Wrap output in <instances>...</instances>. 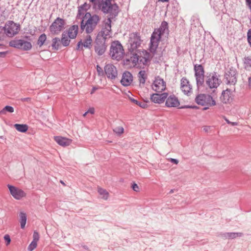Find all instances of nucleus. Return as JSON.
<instances>
[{"mask_svg": "<svg viewBox=\"0 0 251 251\" xmlns=\"http://www.w3.org/2000/svg\"><path fill=\"white\" fill-rule=\"evenodd\" d=\"M168 32V23L165 21L161 23L158 28L155 29L151 37L150 50L151 52L155 53L157 51L158 44L161 37Z\"/></svg>", "mask_w": 251, "mask_h": 251, "instance_id": "nucleus-1", "label": "nucleus"}, {"mask_svg": "<svg viewBox=\"0 0 251 251\" xmlns=\"http://www.w3.org/2000/svg\"><path fill=\"white\" fill-rule=\"evenodd\" d=\"M100 20V18L98 15H91L90 13H86L81 22V28H85L87 33H91L95 28Z\"/></svg>", "mask_w": 251, "mask_h": 251, "instance_id": "nucleus-2", "label": "nucleus"}, {"mask_svg": "<svg viewBox=\"0 0 251 251\" xmlns=\"http://www.w3.org/2000/svg\"><path fill=\"white\" fill-rule=\"evenodd\" d=\"M111 22L110 19H106L102 22L101 30L97 37L98 42H106L112 37Z\"/></svg>", "mask_w": 251, "mask_h": 251, "instance_id": "nucleus-3", "label": "nucleus"}, {"mask_svg": "<svg viewBox=\"0 0 251 251\" xmlns=\"http://www.w3.org/2000/svg\"><path fill=\"white\" fill-rule=\"evenodd\" d=\"M100 3L101 10L104 13L109 14L107 19H110L111 20L115 18L118 15L119 12L118 6L115 3H112L111 1H102Z\"/></svg>", "mask_w": 251, "mask_h": 251, "instance_id": "nucleus-4", "label": "nucleus"}, {"mask_svg": "<svg viewBox=\"0 0 251 251\" xmlns=\"http://www.w3.org/2000/svg\"><path fill=\"white\" fill-rule=\"evenodd\" d=\"M110 55L113 59L121 60L124 56L125 51L122 44L118 41L112 43Z\"/></svg>", "mask_w": 251, "mask_h": 251, "instance_id": "nucleus-5", "label": "nucleus"}, {"mask_svg": "<svg viewBox=\"0 0 251 251\" xmlns=\"http://www.w3.org/2000/svg\"><path fill=\"white\" fill-rule=\"evenodd\" d=\"M195 100L198 104L204 106L203 110L216 105L215 100L209 95L200 94L197 96Z\"/></svg>", "mask_w": 251, "mask_h": 251, "instance_id": "nucleus-6", "label": "nucleus"}, {"mask_svg": "<svg viewBox=\"0 0 251 251\" xmlns=\"http://www.w3.org/2000/svg\"><path fill=\"white\" fill-rule=\"evenodd\" d=\"M142 40L139 34L132 33L129 35L128 42V49L131 52L136 51L140 46Z\"/></svg>", "mask_w": 251, "mask_h": 251, "instance_id": "nucleus-7", "label": "nucleus"}, {"mask_svg": "<svg viewBox=\"0 0 251 251\" xmlns=\"http://www.w3.org/2000/svg\"><path fill=\"white\" fill-rule=\"evenodd\" d=\"M20 29V25L13 22L8 21L3 27L4 33L8 37H13L17 34Z\"/></svg>", "mask_w": 251, "mask_h": 251, "instance_id": "nucleus-8", "label": "nucleus"}, {"mask_svg": "<svg viewBox=\"0 0 251 251\" xmlns=\"http://www.w3.org/2000/svg\"><path fill=\"white\" fill-rule=\"evenodd\" d=\"M235 90V86H229L224 90L220 97V100L224 104H230L233 100V92Z\"/></svg>", "mask_w": 251, "mask_h": 251, "instance_id": "nucleus-9", "label": "nucleus"}, {"mask_svg": "<svg viewBox=\"0 0 251 251\" xmlns=\"http://www.w3.org/2000/svg\"><path fill=\"white\" fill-rule=\"evenodd\" d=\"M195 76L196 77L197 85L198 87L202 86L204 81V70L203 67L200 64H196L194 66Z\"/></svg>", "mask_w": 251, "mask_h": 251, "instance_id": "nucleus-10", "label": "nucleus"}, {"mask_svg": "<svg viewBox=\"0 0 251 251\" xmlns=\"http://www.w3.org/2000/svg\"><path fill=\"white\" fill-rule=\"evenodd\" d=\"M180 89L182 92L187 96H190L193 94V85L191 82L186 77H183L180 82Z\"/></svg>", "mask_w": 251, "mask_h": 251, "instance_id": "nucleus-11", "label": "nucleus"}, {"mask_svg": "<svg viewBox=\"0 0 251 251\" xmlns=\"http://www.w3.org/2000/svg\"><path fill=\"white\" fill-rule=\"evenodd\" d=\"M151 89L156 93H162L166 89V82L164 80L158 76L155 77L151 85Z\"/></svg>", "mask_w": 251, "mask_h": 251, "instance_id": "nucleus-12", "label": "nucleus"}, {"mask_svg": "<svg viewBox=\"0 0 251 251\" xmlns=\"http://www.w3.org/2000/svg\"><path fill=\"white\" fill-rule=\"evenodd\" d=\"M65 22L64 20L57 18L50 27L52 34H58L64 28Z\"/></svg>", "mask_w": 251, "mask_h": 251, "instance_id": "nucleus-13", "label": "nucleus"}, {"mask_svg": "<svg viewBox=\"0 0 251 251\" xmlns=\"http://www.w3.org/2000/svg\"><path fill=\"white\" fill-rule=\"evenodd\" d=\"M11 47H13L18 49L27 50L31 48V44L30 42L24 41L23 40H13L9 43Z\"/></svg>", "mask_w": 251, "mask_h": 251, "instance_id": "nucleus-14", "label": "nucleus"}, {"mask_svg": "<svg viewBox=\"0 0 251 251\" xmlns=\"http://www.w3.org/2000/svg\"><path fill=\"white\" fill-rule=\"evenodd\" d=\"M138 53L140 67L148 65L151 58V54L145 50L139 51Z\"/></svg>", "mask_w": 251, "mask_h": 251, "instance_id": "nucleus-15", "label": "nucleus"}, {"mask_svg": "<svg viewBox=\"0 0 251 251\" xmlns=\"http://www.w3.org/2000/svg\"><path fill=\"white\" fill-rule=\"evenodd\" d=\"M10 194L16 200H21L26 196V193L21 189L15 186L7 185Z\"/></svg>", "mask_w": 251, "mask_h": 251, "instance_id": "nucleus-16", "label": "nucleus"}, {"mask_svg": "<svg viewBox=\"0 0 251 251\" xmlns=\"http://www.w3.org/2000/svg\"><path fill=\"white\" fill-rule=\"evenodd\" d=\"M221 80L216 74H210L207 77L206 83L211 88H217L221 84Z\"/></svg>", "mask_w": 251, "mask_h": 251, "instance_id": "nucleus-17", "label": "nucleus"}, {"mask_svg": "<svg viewBox=\"0 0 251 251\" xmlns=\"http://www.w3.org/2000/svg\"><path fill=\"white\" fill-rule=\"evenodd\" d=\"M104 72L108 79H115L118 76L116 68L111 64H108L105 66Z\"/></svg>", "mask_w": 251, "mask_h": 251, "instance_id": "nucleus-18", "label": "nucleus"}, {"mask_svg": "<svg viewBox=\"0 0 251 251\" xmlns=\"http://www.w3.org/2000/svg\"><path fill=\"white\" fill-rule=\"evenodd\" d=\"M226 78L227 84L229 86H234L237 82L236 72L233 69H230L226 74Z\"/></svg>", "mask_w": 251, "mask_h": 251, "instance_id": "nucleus-19", "label": "nucleus"}, {"mask_svg": "<svg viewBox=\"0 0 251 251\" xmlns=\"http://www.w3.org/2000/svg\"><path fill=\"white\" fill-rule=\"evenodd\" d=\"M156 93L152 94L150 98L151 101L154 103L158 104L163 103L168 97V94L167 93Z\"/></svg>", "mask_w": 251, "mask_h": 251, "instance_id": "nucleus-20", "label": "nucleus"}, {"mask_svg": "<svg viewBox=\"0 0 251 251\" xmlns=\"http://www.w3.org/2000/svg\"><path fill=\"white\" fill-rule=\"evenodd\" d=\"M166 100L165 105L167 107H176L180 105L178 98L175 95H171Z\"/></svg>", "mask_w": 251, "mask_h": 251, "instance_id": "nucleus-21", "label": "nucleus"}, {"mask_svg": "<svg viewBox=\"0 0 251 251\" xmlns=\"http://www.w3.org/2000/svg\"><path fill=\"white\" fill-rule=\"evenodd\" d=\"M92 39L89 35H87L82 42L80 41L77 46V50H83V47L85 48H90L92 46Z\"/></svg>", "mask_w": 251, "mask_h": 251, "instance_id": "nucleus-22", "label": "nucleus"}, {"mask_svg": "<svg viewBox=\"0 0 251 251\" xmlns=\"http://www.w3.org/2000/svg\"><path fill=\"white\" fill-rule=\"evenodd\" d=\"M53 139L59 145L62 147L68 146L72 142V139L61 136H54Z\"/></svg>", "mask_w": 251, "mask_h": 251, "instance_id": "nucleus-23", "label": "nucleus"}, {"mask_svg": "<svg viewBox=\"0 0 251 251\" xmlns=\"http://www.w3.org/2000/svg\"><path fill=\"white\" fill-rule=\"evenodd\" d=\"M133 81L132 74L129 72H125L123 73L121 80V84L125 86H129Z\"/></svg>", "mask_w": 251, "mask_h": 251, "instance_id": "nucleus-24", "label": "nucleus"}, {"mask_svg": "<svg viewBox=\"0 0 251 251\" xmlns=\"http://www.w3.org/2000/svg\"><path fill=\"white\" fill-rule=\"evenodd\" d=\"M125 63L128 65L129 67H140L138 55L135 53H133L129 59H126Z\"/></svg>", "mask_w": 251, "mask_h": 251, "instance_id": "nucleus-25", "label": "nucleus"}, {"mask_svg": "<svg viewBox=\"0 0 251 251\" xmlns=\"http://www.w3.org/2000/svg\"><path fill=\"white\" fill-rule=\"evenodd\" d=\"M105 42L103 41L97 42V39H96V46H95L96 52L99 55L103 54L106 50L107 46L105 45Z\"/></svg>", "mask_w": 251, "mask_h": 251, "instance_id": "nucleus-26", "label": "nucleus"}, {"mask_svg": "<svg viewBox=\"0 0 251 251\" xmlns=\"http://www.w3.org/2000/svg\"><path fill=\"white\" fill-rule=\"evenodd\" d=\"M78 26L74 25L71 26L68 30V35L70 38L74 39L78 33Z\"/></svg>", "mask_w": 251, "mask_h": 251, "instance_id": "nucleus-27", "label": "nucleus"}, {"mask_svg": "<svg viewBox=\"0 0 251 251\" xmlns=\"http://www.w3.org/2000/svg\"><path fill=\"white\" fill-rule=\"evenodd\" d=\"M19 217L21 227L24 229L25 227L26 223V215L25 213L21 212L19 214Z\"/></svg>", "mask_w": 251, "mask_h": 251, "instance_id": "nucleus-28", "label": "nucleus"}, {"mask_svg": "<svg viewBox=\"0 0 251 251\" xmlns=\"http://www.w3.org/2000/svg\"><path fill=\"white\" fill-rule=\"evenodd\" d=\"M98 192L100 195L101 196V198L107 200L109 197V193L106 190L103 189L100 187H98Z\"/></svg>", "mask_w": 251, "mask_h": 251, "instance_id": "nucleus-29", "label": "nucleus"}, {"mask_svg": "<svg viewBox=\"0 0 251 251\" xmlns=\"http://www.w3.org/2000/svg\"><path fill=\"white\" fill-rule=\"evenodd\" d=\"M90 5L87 4L86 2L84 3L82 5L80 6L78 9V13L77 16L80 17L81 15H83L85 13L86 10L88 9Z\"/></svg>", "mask_w": 251, "mask_h": 251, "instance_id": "nucleus-30", "label": "nucleus"}, {"mask_svg": "<svg viewBox=\"0 0 251 251\" xmlns=\"http://www.w3.org/2000/svg\"><path fill=\"white\" fill-rule=\"evenodd\" d=\"M14 127L19 132H25L28 130V126L25 124H15Z\"/></svg>", "mask_w": 251, "mask_h": 251, "instance_id": "nucleus-31", "label": "nucleus"}, {"mask_svg": "<svg viewBox=\"0 0 251 251\" xmlns=\"http://www.w3.org/2000/svg\"><path fill=\"white\" fill-rule=\"evenodd\" d=\"M138 77L140 83L144 84L147 78V75L145 71H141L138 74Z\"/></svg>", "mask_w": 251, "mask_h": 251, "instance_id": "nucleus-32", "label": "nucleus"}, {"mask_svg": "<svg viewBox=\"0 0 251 251\" xmlns=\"http://www.w3.org/2000/svg\"><path fill=\"white\" fill-rule=\"evenodd\" d=\"M241 232H229L225 234V237L228 239H234L238 237H241L242 235Z\"/></svg>", "mask_w": 251, "mask_h": 251, "instance_id": "nucleus-33", "label": "nucleus"}, {"mask_svg": "<svg viewBox=\"0 0 251 251\" xmlns=\"http://www.w3.org/2000/svg\"><path fill=\"white\" fill-rule=\"evenodd\" d=\"M6 112L13 113L14 112V108L11 106H6L0 111V115H5Z\"/></svg>", "mask_w": 251, "mask_h": 251, "instance_id": "nucleus-34", "label": "nucleus"}, {"mask_svg": "<svg viewBox=\"0 0 251 251\" xmlns=\"http://www.w3.org/2000/svg\"><path fill=\"white\" fill-rule=\"evenodd\" d=\"M60 40L58 38H55L52 41V47L53 49L57 50L59 48Z\"/></svg>", "mask_w": 251, "mask_h": 251, "instance_id": "nucleus-35", "label": "nucleus"}, {"mask_svg": "<svg viewBox=\"0 0 251 251\" xmlns=\"http://www.w3.org/2000/svg\"><path fill=\"white\" fill-rule=\"evenodd\" d=\"M47 39V37L45 34H41L38 40L37 44L40 46L41 47L44 43H45V41Z\"/></svg>", "mask_w": 251, "mask_h": 251, "instance_id": "nucleus-36", "label": "nucleus"}, {"mask_svg": "<svg viewBox=\"0 0 251 251\" xmlns=\"http://www.w3.org/2000/svg\"><path fill=\"white\" fill-rule=\"evenodd\" d=\"M70 40L68 37H66V35L63 34L61 38V43L64 46H67L69 45Z\"/></svg>", "mask_w": 251, "mask_h": 251, "instance_id": "nucleus-37", "label": "nucleus"}, {"mask_svg": "<svg viewBox=\"0 0 251 251\" xmlns=\"http://www.w3.org/2000/svg\"><path fill=\"white\" fill-rule=\"evenodd\" d=\"M113 130L117 134L121 135L124 133V129L123 127L120 126L116 127Z\"/></svg>", "mask_w": 251, "mask_h": 251, "instance_id": "nucleus-38", "label": "nucleus"}, {"mask_svg": "<svg viewBox=\"0 0 251 251\" xmlns=\"http://www.w3.org/2000/svg\"><path fill=\"white\" fill-rule=\"evenodd\" d=\"M37 246V242L32 241L28 247V251H32L34 250Z\"/></svg>", "mask_w": 251, "mask_h": 251, "instance_id": "nucleus-39", "label": "nucleus"}, {"mask_svg": "<svg viewBox=\"0 0 251 251\" xmlns=\"http://www.w3.org/2000/svg\"><path fill=\"white\" fill-rule=\"evenodd\" d=\"M244 63L246 65V68L251 67V58L249 57L245 58Z\"/></svg>", "mask_w": 251, "mask_h": 251, "instance_id": "nucleus-40", "label": "nucleus"}, {"mask_svg": "<svg viewBox=\"0 0 251 251\" xmlns=\"http://www.w3.org/2000/svg\"><path fill=\"white\" fill-rule=\"evenodd\" d=\"M39 240V234L36 232L34 231L33 235V240L32 241H34L36 242H38Z\"/></svg>", "mask_w": 251, "mask_h": 251, "instance_id": "nucleus-41", "label": "nucleus"}, {"mask_svg": "<svg viewBox=\"0 0 251 251\" xmlns=\"http://www.w3.org/2000/svg\"><path fill=\"white\" fill-rule=\"evenodd\" d=\"M136 105L140 106V107H141L142 108H146L148 107V104L144 102L138 101V102Z\"/></svg>", "mask_w": 251, "mask_h": 251, "instance_id": "nucleus-42", "label": "nucleus"}, {"mask_svg": "<svg viewBox=\"0 0 251 251\" xmlns=\"http://www.w3.org/2000/svg\"><path fill=\"white\" fill-rule=\"evenodd\" d=\"M4 239L6 242L7 246L10 243L11 239H10V236L9 235H8V234L5 235L4 236Z\"/></svg>", "mask_w": 251, "mask_h": 251, "instance_id": "nucleus-43", "label": "nucleus"}, {"mask_svg": "<svg viewBox=\"0 0 251 251\" xmlns=\"http://www.w3.org/2000/svg\"><path fill=\"white\" fill-rule=\"evenodd\" d=\"M132 188L133 190L136 192H139V188L138 185L136 183H134L132 186Z\"/></svg>", "mask_w": 251, "mask_h": 251, "instance_id": "nucleus-44", "label": "nucleus"}, {"mask_svg": "<svg viewBox=\"0 0 251 251\" xmlns=\"http://www.w3.org/2000/svg\"><path fill=\"white\" fill-rule=\"evenodd\" d=\"M248 40L251 46V30H249L248 32Z\"/></svg>", "mask_w": 251, "mask_h": 251, "instance_id": "nucleus-45", "label": "nucleus"}, {"mask_svg": "<svg viewBox=\"0 0 251 251\" xmlns=\"http://www.w3.org/2000/svg\"><path fill=\"white\" fill-rule=\"evenodd\" d=\"M87 113L93 114L95 113V109L93 107L90 108L87 111Z\"/></svg>", "mask_w": 251, "mask_h": 251, "instance_id": "nucleus-46", "label": "nucleus"}, {"mask_svg": "<svg viewBox=\"0 0 251 251\" xmlns=\"http://www.w3.org/2000/svg\"><path fill=\"white\" fill-rule=\"evenodd\" d=\"M226 121L227 124H228L229 125H231L232 126H235L238 125V124L237 122H230L228 120H226Z\"/></svg>", "mask_w": 251, "mask_h": 251, "instance_id": "nucleus-47", "label": "nucleus"}, {"mask_svg": "<svg viewBox=\"0 0 251 251\" xmlns=\"http://www.w3.org/2000/svg\"><path fill=\"white\" fill-rule=\"evenodd\" d=\"M132 103L134 104H136L137 102H138V100L136 99H135L133 97L132 98H130V100H129Z\"/></svg>", "mask_w": 251, "mask_h": 251, "instance_id": "nucleus-48", "label": "nucleus"}, {"mask_svg": "<svg viewBox=\"0 0 251 251\" xmlns=\"http://www.w3.org/2000/svg\"><path fill=\"white\" fill-rule=\"evenodd\" d=\"M169 160H170L171 162L174 163H175V164H178V161L176 159H174V158H170V159H169Z\"/></svg>", "mask_w": 251, "mask_h": 251, "instance_id": "nucleus-49", "label": "nucleus"}, {"mask_svg": "<svg viewBox=\"0 0 251 251\" xmlns=\"http://www.w3.org/2000/svg\"><path fill=\"white\" fill-rule=\"evenodd\" d=\"M22 100L23 101L30 102L31 100V99L29 98H25L22 99Z\"/></svg>", "mask_w": 251, "mask_h": 251, "instance_id": "nucleus-50", "label": "nucleus"}, {"mask_svg": "<svg viewBox=\"0 0 251 251\" xmlns=\"http://www.w3.org/2000/svg\"><path fill=\"white\" fill-rule=\"evenodd\" d=\"M97 89L98 88L97 87H94L91 90L90 94L91 95L93 94Z\"/></svg>", "mask_w": 251, "mask_h": 251, "instance_id": "nucleus-51", "label": "nucleus"}, {"mask_svg": "<svg viewBox=\"0 0 251 251\" xmlns=\"http://www.w3.org/2000/svg\"><path fill=\"white\" fill-rule=\"evenodd\" d=\"M126 96H127V97L128 98V99H129V100H130V98H132V94L130 93L129 92H128V93L127 94H126Z\"/></svg>", "mask_w": 251, "mask_h": 251, "instance_id": "nucleus-52", "label": "nucleus"}, {"mask_svg": "<svg viewBox=\"0 0 251 251\" xmlns=\"http://www.w3.org/2000/svg\"><path fill=\"white\" fill-rule=\"evenodd\" d=\"M6 54L5 52H0V57H4Z\"/></svg>", "mask_w": 251, "mask_h": 251, "instance_id": "nucleus-53", "label": "nucleus"}, {"mask_svg": "<svg viewBox=\"0 0 251 251\" xmlns=\"http://www.w3.org/2000/svg\"><path fill=\"white\" fill-rule=\"evenodd\" d=\"M209 128H210V127H209V126H205V127H204V128H203V130H204L205 131L207 132V131H208V130L209 129Z\"/></svg>", "mask_w": 251, "mask_h": 251, "instance_id": "nucleus-54", "label": "nucleus"}, {"mask_svg": "<svg viewBox=\"0 0 251 251\" xmlns=\"http://www.w3.org/2000/svg\"><path fill=\"white\" fill-rule=\"evenodd\" d=\"M247 5L250 7L251 9V1H246Z\"/></svg>", "mask_w": 251, "mask_h": 251, "instance_id": "nucleus-55", "label": "nucleus"}, {"mask_svg": "<svg viewBox=\"0 0 251 251\" xmlns=\"http://www.w3.org/2000/svg\"><path fill=\"white\" fill-rule=\"evenodd\" d=\"M87 114H88V113H87V112H85V113L83 115V117H85Z\"/></svg>", "mask_w": 251, "mask_h": 251, "instance_id": "nucleus-56", "label": "nucleus"}, {"mask_svg": "<svg viewBox=\"0 0 251 251\" xmlns=\"http://www.w3.org/2000/svg\"><path fill=\"white\" fill-rule=\"evenodd\" d=\"M99 69H101V68L99 66H97V71H99Z\"/></svg>", "mask_w": 251, "mask_h": 251, "instance_id": "nucleus-57", "label": "nucleus"}, {"mask_svg": "<svg viewBox=\"0 0 251 251\" xmlns=\"http://www.w3.org/2000/svg\"><path fill=\"white\" fill-rule=\"evenodd\" d=\"M60 182L63 185H65V183L62 181H61Z\"/></svg>", "mask_w": 251, "mask_h": 251, "instance_id": "nucleus-58", "label": "nucleus"}, {"mask_svg": "<svg viewBox=\"0 0 251 251\" xmlns=\"http://www.w3.org/2000/svg\"><path fill=\"white\" fill-rule=\"evenodd\" d=\"M2 138V136H0V138Z\"/></svg>", "mask_w": 251, "mask_h": 251, "instance_id": "nucleus-59", "label": "nucleus"}]
</instances>
